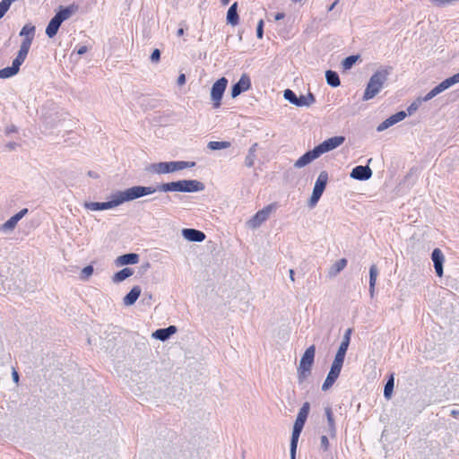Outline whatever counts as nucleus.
<instances>
[{"instance_id": "1", "label": "nucleus", "mask_w": 459, "mask_h": 459, "mask_svg": "<svg viewBox=\"0 0 459 459\" xmlns=\"http://www.w3.org/2000/svg\"><path fill=\"white\" fill-rule=\"evenodd\" d=\"M156 190L153 186H134L112 193L107 202H84L83 208L90 212L111 210L125 203L154 194Z\"/></svg>"}, {"instance_id": "2", "label": "nucleus", "mask_w": 459, "mask_h": 459, "mask_svg": "<svg viewBox=\"0 0 459 459\" xmlns=\"http://www.w3.org/2000/svg\"><path fill=\"white\" fill-rule=\"evenodd\" d=\"M78 11L79 4L75 3H72L67 6H59L56 13L50 20L46 28L47 36L50 39L55 37L62 22L75 15L78 13Z\"/></svg>"}, {"instance_id": "3", "label": "nucleus", "mask_w": 459, "mask_h": 459, "mask_svg": "<svg viewBox=\"0 0 459 459\" xmlns=\"http://www.w3.org/2000/svg\"><path fill=\"white\" fill-rule=\"evenodd\" d=\"M390 74V68L385 67L377 69L368 80L363 94V100H369L375 98L385 87Z\"/></svg>"}, {"instance_id": "4", "label": "nucleus", "mask_w": 459, "mask_h": 459, "mask_svg": "<svg viewBox=\"0 0 459 459\" xmlns=\"http://www.w3.org/2000/svg\"><path fill=\"white\" fill-rule=\"evenodd\" d=\"M161 192L196 193L204 189V183L195 179H184L174 182L163 183L157 188Z\"/></svg>"}, {"instance_id": "5", "label": "nucleus", "mask_w": 459, "mask_h": 459, "mask_svg": "<svg viewBox=\"0 0 459 459\" xmlns=\"http://www.w3.org/2000/svg\"><path fill=\"white\" fill-rule=\"evenodd\" d=\"M195 166L194 161L176 160V161H160L152 163L147 167V171L152 174H169L180 171Z\"/></svg>"}, {"instance_id": "6", "label": "nucleus", "mask_w": 459, "mask_h": 459, "mask_svg": "<svg viewBox=\"0 0 459 459\" xmlns=\"http://www.w3.org/2000/svg\"><path fill=\"white\" fill-rule=\"evenodd\" d=\"M310 410V405L308 403H303L302 407L299 409L296 420L294 422L291 440H290V459H296V452L298 447V442L300 436V433L305 425L306 420L308 416Z\"/></svg>"}, {"instance_id": "7", "label": "nucleus", "mask_w": 459, "mask_h": 459, "mask_svg": "<svg viewBox=\"0 0 459 459\" xmlns=\"http://www.w3.org/2000/svg\"><path fill=\"white\" fill-rule=\"evenodd\" d=\"M316 348L309 346L304 352L297 368V376L299 384H302L311 374V368L314 363Z\"/></svg>"}, {"instance_id": "8", "label": "nucleus", "mask_w": 459, "mask_h": 459, "mask_svg": "<svg viewBox=\"0 0 459 459\" xmlns=\"http://www.w3.org/2000/svg\"><path fill=\"white\" fill-rule=\"evenodd\" d=\"M283 97L286 100L299 108H308L316 101L315 97L311 92L297 97L294 91L290 89L283 91Z\"/></svg>"}, {"instance_id": "9", "label": "nucleus", "mask_w": 459, "mask_h": 459, "mask_svg": "<svg viewBox=\"0 0 459 459\" xmlns=\"http://www.w3.org/2000/svg\"><path fill=\"white\" fill-rule=\"evenodd\" d=\"M459 83V73L454 74L453 76L446 78L443 82H441L439 84H437L436 87H434L430 91H429L425 96L419 97L421 102H426L441 92L445 91L446 90L449 89L450 87L454 86L455 84Z\"/></svg>"}, {"instance_id": "10", "label": "nucleus", "mask_w": 459, "mask_h": 459, "mask_svg": "<svg viewBox=\"0 0 459 459\" xmlns=\"http://www.w3.org/2000/svg\"><path fill=\"white\" fill-rule=\"evenodd\" d=\"M35 31L36 28L31 23H27L22 28L19 35L22 38V41L18 53L27 56L35 37Z\"/></svg>"}, {"instance_id": "11", "label": "nucleus", "mask_w": 459, "mask_h": 459, "mask_svg": "<svg viewBox=\"0 0 459 459\" xmlns=\"http://www.w3.org/2000/svg\"><path fill=\"white\" fill-rule=\"evenodd\" d=\"M274 211L273 204H268L264 206L263 209L259 210L256 213H255L247 221V227L250 230L258 229L263 223H264L270 217V215Z\"/></svg>"}, {"instance_id": "12", "label": "nucleus", "mask_w": 459, "mask_h": 459, "mask_svg": "<svg viewBox=\"0 0 459 459\" xmlns=\"http://www.w3.org/2000/svg\"><path fill=\"white\" fill-rule=\"evenodd\" d=\"M228 85V80L221 77L217 80L211 88V101L214 108H219L221 105V100Z\"/></svg>"}, {"instance_id": "13", "label": "nucleus", "mask_w": 459, "mask_h": 459, "mask_svg": "<svg viewBox=\"0 0 459 459\" xmlns=\"http://www.w3.org/2000/svg\"><path fill=\"white\" fill-rule=\"evenodd\" d=\"M328 181V174L326 171H321L316 180L311 197L309 199V206L314 207L323 195Z\"/></svg>"}, {"instance_id": "14", "label": "nucleus", "mask_w": 459, "mask_h": 459, "mask_svg": "<svg viewBox=\"0 0 459 459\" xmlns=\"http://www.w3.org/2000/svg\"><path fill=\"white\" fill-rule=\"evenodd\" d=\"M345 141V137L342 135L333 136L331 138H328L325 140L320 144L316 145L315 147L316 152H317L318 156L329 152L331 151L335 150L336 148L340 147Z\"/></svg>"}, {"instance_id": "15", "label": "nucleus", "mask_w": 459, "mask_h": 459, "mask_svg": "<svg viewBox=\"0 0 459 459\" xmlns=\"http://www.w3.org/2000/svg\"><path fill=\"white\" fill-rule=\"evenodd\" d=\"M26 57L27 56L17 53L16 57L13 60L12 66L4 67L0 70V79H8L16 75Z\"/></svg>"}, {"instance_id": "16", "label": "nucleus", "mask_w": 459, "mask_h": 459, "mask_svg": "<svg viewBox=\"0 0 459 459\" xmlns=\"http://www.w3.org/2000/svg\"><path fill=\"white\" fill-rule=\"evenodd\" d=\"M251 87L250 77L247 74H243L238 82L231 88V97L237 98L242 92L248 91Z\"/></svg>"}, {"instance_id": "17", "label": "nucleus", "mask_w": 459, "mask_h": 459, "mask_svg": "<svg viewBox=\"0 0 459 459\" xmlns=\"http://www.w3.org/2000/svg\"><path fill=\"white\" fill-rule=\"evenodd\" d=\"M28 212V209L24 208L21 210L18 213L12 216L9 220H7L4 224L0 226V230L3 232H11L14 230L19 221H21Z\"/></svg>"}, {"instance_id": "18", "label": "nucleus", "mask_w": 459, "mask_h": 459, "mask_svg": "<svg viewBox=\"0 0 459 459\" xmlns=\"http://www.w3.org/2000/svg\"><path fill=\"white\" fill-rule=\"evenodd\" d=\"M318 158H319V156L314 148L313 150L308 151L306 153H304L302 156H300L294 162L293 166L296 169H302Z\"/></svg>"}, {"instance_id": "19", "label": "nucleus", "mask_w": 459, "mask_h": 459, "mask_svg": "<svg viewBox=\"0 0 459 459\" xmlns=\"http://www.w3.org/2000/svg\"><path fill=\"white\" fill-rule=\"evenodd\" d=\"M182 237L189 242H203L205 239V234L195 229H183L181 230Z\"/></svg>"}, {"instance_id": "20", "label": "nucleus", "mask_w": 459, "mask_h": 459, "mask_svg": "<svg viewBox=\"0 0 459 459\" xmlns=\"http://www.w3.org/2000/svg\"><path fill=\"white\" fill-rule=\"evenodd\" d=\"M350 176L357 180H368L372 177V170L368 166H357L351 170Z\"/></svg>"}, {"instance_id": "21", "label": "nucleus", "mask_w": 459, "mask_h": 459, "mask_svg": "<svg viewBox=\"0 0 459 459\" xmlns=\"http://www.w3.org/2000/svg\"><path fill=\"white\" fill-rule=\"evenodd\" d=\"M431 259L434 263V268L438 277L443 276V264L445 262V256L439 248H435L431 255Z\"/></svg>"}, {"instance_id": "22", "label": "nucleus", "mask_w": 459, "mask_h": 459, "mask_svg": "<svg viewBox=\"0 0 459 459\" xmlns=\"http://www.w3.org/2000/svg\"><path fill=\"white\" fill-rule=\"evenodd\" d=\"M115 265L121 267L128 264H136L139 263V255L134 253L125 254L115 259Z\"/></svg>"}, {"instance_id": "23", "label": "nucleus", "mask_w": 459, "mask_h": 459, "mask_svg": "<svg viewBox=\"0 0 459 459\" xmlns=\"http://www.w3.org/2000/svg\"><path fill=\"white\" fill-rule=\"evenodd\" d=\"M142 293V289L138 285H134L132 287L130 291L123 298V305L125 307H131L133 306L136 300L139 299L140 295Z\"/></svg>"}, {"instance_id": "24", "label": "nucleus", "mask_w": 459, "mask_h": 459, "mask_svg": "<svg viewBox=\"0 0 459 459\" xmlns=\"http://www.w3.org/2000/svg\"><path fill=\"white\" fill-rule=\"evenodd\" d=\"M178 329L175 325H170L167 328L156 330L155 332L152 333V336L154 339L164 342L168 340L172 334L176 333Z\"/></svg>"}, {"instance_id": "25", "label": "nucleus", "mask_w": 459, "mask_h": 459, "mask_svg": "<svg viewBox=\"0 0 459 459\" xmlns=\"http://www.w3.org/2000/svg\"><path fill=\"white\" fill-rule=\"evenodd\" d=\"M325 413L327 420L326 432L332 438H334L336 437V425L332 409L330 407H325Z\"/></svg>"}, {"instance_id": "26", "label": "nucleus", "mask_w": 459, "mask_h": 459, "mask_svg": "<svg viewBox=\"0 0 459 459\" xmlns=\"http://www.w3.org/2000/svg\"><path fill=\"white\" fill-rule=\"evenodd\" d=\"M340 373H341L340 369L331 367L330 371L328 372L327 377L322 385V390L323 391L329 390L333 386V385L334 384L336 379L338 378Z\"/></svg>"}, {"instance_id": "27", "label": "nucleus", "mask_w": 459, "mask_h": 459, "mask_svg": "<svg viewBox=\"0 0 459 459\" xmlns=\"http://www.w3.org/2000/svg\"><path fill=\"white\" fill-rule=\"evenodd\" d=\"M134 274V270L129 267H125L122 270L118 271L117 273H114L111 281L115 284H118L129 277H131Z\"/></svg>"}, {"instance_id": "28", "label": "nucleus", "mask_w": 459, "mask_h": 459, "mask_svg": "<svg viewBox=\"0 0 459 459\" xmlns=\"http://www.w3.org/2000/svg\"><path fill=\"white\" fill-rule=\"evenodd\" d=\"M347 259L341 258L335 261L328 269V275L330 277H335L338 273H340L347 265Z\"/></svg>"}, {"instance_id": "29", "label": "nucleus", "mask_w": 459, "mask_h": 459, "mask_svg": "<svg viewBox=\"0 0 459 459\" xmlns=\"http://www.w3.org/2000/svg\"><path fill=\"white\" fill-rule=\"evenodd\" d=\"M258 148V143H255L252 144L247 152V154L245 158V166L247 168H252L255 165L256 160V151Z\"/></svg>"}, {"instance_id": "30", "label": "nucleus", "mask_w": 459, "mask_h": 459, "mask_svg": "<svg viewBox=\"0 0 459 459\" xmlns=\"http://www.w3.org/2000/svg\"><path fill=\"white\" fill-rule=\"evenodd\" d=\"M227 22L235 26L238 22V3H234L227 12Z\"/></svg>"}, {"instance_id": "31", "label": "nucleus", "mask_w": 459, "mask_h": 459, "mask_svg": "<svg viewBox=\"0 0 459 459\" xmlns=\"http://www.w3.org/2000/svg\"><path fill=\"white\" fill-rule=\"evenodd\" d=\"M325 79L326 82L332 87H337L341 83L338 74L331 70L325 72Z\"/></svg>"}, {"instance_id": "32", "label": "nucleus", "mask_w": 459, "mask_h": 459, "mask_svg": "<svg viewBox=\"0 0 459 459\" xmlns=\"http://www.w3.org/2000/svg\"><path fill=\"white\" fill-rule=\"evenodd\" d=\"M230 145H231L230 143L227 142V141H221V142L211 141L208 143L207 147L211 151H218V150L228 149L230 147Z\"/></svg>"}, {"instance_id": "33", "label": "nucleus", "mask_w": 459, "mask_h": 459, "mask_svg": "<svg viewBox=\"0 0 459 459\" xmlns=\"http://www.w3.org/2000/svg\"><path fill=\"white\" fill-rule=\"evenodd\" d=\"M345 355V351H337L331 367L342 370Z\"/></svg>"}, {"instance_id": "34", "label": "nucleus", "mask_w": 459, "mask_h": 459, "mask_svg": "<svg viewBox=\"0 0 459 459\" xmlns=\"http://www.w3.org/2000/svg\"><path fill=\"white\" fill-rule=\"evenodd\" d=\"M351 329L349 328L346 330V332L342 337V341L338 348V351L347 352V350L349 348L350 342H351Z\"/></svg>"}, {"instance_id": "35", "label": "nucleus", "mask_w": 459, "mask_h": 459, "mask_svg": "<svg viewBox=\"0 0 459 459\" xmlns=\"http://www.w3.org/2000/svg\"><path fill=\"white\" fill-rule=\"evenodd\" d=\"M359 56H350L342 61V66L344 70H350L359 60Z\"/></svg>"}, {"instance_id": "36", "label": "nucleus", "mask_w": 459, "mask_h": 459, "mask_svg": "<svg viewBox=\"0 0 459 459\" xmlns=\"http://www.w3.org/2000/svg\"><path fill=\"white\" fill-rule=\"evenodd\" d=\"M406 117L407 113L405 111H399L389 117L388 119L392 126H394L395 124L403 121Z\"/></svg>"}, {"instance_id": "37", "label": "nucleus", "mask_w": 459, "mask_h": 459, "mask_svg": "<svg viewBox=\"0 0 459 459\" xmlns=\"http://www.w3.org/2000/svg\"><path fill=\"white\" fill-rule=\"evenodd\" d=\"M94 269L91 265H87L81 271L80 279L82 281H88L93 274Z\"/></svg>"}, {"instance_id": "38", "label": "nucleus", "mask_w": 459, "mask_h": 459, "mask_svg": "<svg viewBox=\"0 0 459 459\" xmlns=\"http://www.w3.org/2000/svg\"><path fill=\"white\" fill-rule=\"evenodd\" d=\"M422 104L421 100H420V98L418 97L414 101H412L410 106L407 108L406 109V113H407V116H411L412 114H414L418 108L420 107V105Z\"/></svg>"}, {"instance_id": "39", "label": "nucleus", "mask_w": 459, "mask_h": 459, "mask_svg": "<svg viewBox=\"0 0 459 459\" xmlns=\"http://www.w3.org/2000/svg\"><path fill=\"white\" fill-rule=\"evenodd\" d=\"M394 377H391V378L385 384V389H384V395L388 400L392 396L393 390H394Z\"/></svg>"}, {"instance_id": "40", "label": "nucleus", "mask_w": 459, "mask_h": 459, "mask_svg": "<svg viewBox=\"0 0 459 459\" xmlns=\"http://www.w3.org/2000/svg\"><path fill=\"white\" fill-rule=\"evenodd\" d=\"M378 270L376 264H372L369 268V284L376 285Z\"/></svg>"}, {"instance_id": "41", "label": "nucleus", "mask_w": 459, "mask_h": 459, "mask_svg": "<svg viewBox=\"0 0 459 459\" xmlns=\"http://www.w3.org/2000/svg\"><path fill=\"white\" fill-rule=\"evenodd\" d=\"M457 2H459V0H431V4L437 7H443Z\"/></svg>"}, {"instance_id": "42", "label": "nucleus", "mask_w": 459, "mask_h": 459, "mask_svg": "<svg viewBox=\"0 0 459 459\" xmlns=\"http://www.w3.org/2000/svg\"><path fill=\"white\" fill-rule=\"evenodd\" d=\"M390 126H393L392 124L389 122V119H385V121H383L381 124H379L377 127V132H383L385 130H386L387 128H389Z\"/></svg>"}, {"instance_id": "43", "label": "nucleus", "mask_w": 459, "mask_h": 459, "mask_svg": "<svg viewBox=\"0 0 459 459\" xmlns=\"http://www.w3.org/2000/svg\"><path fill=\"white\" fill-rule=\"evenodd\" d=\"M320 448L323 451H327L329 448V441L325 435H323L320 438Z\"/></svg>"}, {"instance_id": "44", "label": "nucleus", "mask_w": 459, "mask_h": 459, "mask_svg": "<svg viewBox=\"0 0 459 459\" xmlns=\"http://www.w3.org/2000/svg\"><path fill=\"white\" fill-rule=\"evenodd\" d=\"M264 35V21L260 20L256 27V36L258 39H262Z\"/></svg>"}, {"instance_id": "45", "label": "nucleus", "mask_w": 459, "mask_h": 459, "mask_svg": "<svg viewBox=\"0 0 459 459\" xmlns=\"http://www.w3.org/2000/svg\"><path fill=\"white\" fill-rule=\"evenodd\" d=\"M160 52L159 49H154L151 55V61L152 62H154V63H157L159 62L160 60Z\"/></svg>"}, {"instance_id": "46", "label": "nucleus", "mask_w": 459, "mask_h": 459, "mask_svg": "<svg viewBox=\"0 0 459 459\" xmlns=\"http://www.w3.org/2000/svg\"><path fill=\"white\" fill-rule=\"evenodd\" d=\"M185 83H186V76L184 74H182L178 78V84L184 85Z\"/></svg>"}, {"instance_id": "47", "label": "nucleus", "mask_w": 459, "mask_h": 459, "mask_svg": "<svg viewBox=\"0 0 459 459\" xmlns=\"http://www.w3.org/2000/svg\"><path fill=\"white\" fill-rule=\"evenodd\" d=\"M88 51V48L86 46H82L79 48V49L77 50V54L78 55H83L85 54L86 52Z\"/></svg>"}, {"instance_id": "48", "label": "nucleus", "mask_w": 459, "mask_h": 459, "mask_svg": "<svg viewBox=\"0 0 459 459\" xmlns=\"http://www.w3.org/2000/svg\"><path fill=\"white\" fill-rule=\"evenodd\" d=\"M12 377H13V380L15 382V383H18L19 381V375L17 373L16 370L13 369V373H12Z\"/></svg>"}, {"instance_id": "49", "label": "nucleus", "mask_w": 459, "mask_h": 459, "mask_svg": "<svg viewBox=\"0 0 459 459\" xmlns=\"http://www.w3.org/2000/svg\"><path fill=\"white\" fill-rule=\"evenodd\" d=\"M284 16L285 15H284L283 13H278L275 14L274 19L276 21H280V20H282L284 18Z\"/></svg>"}, {"instance_id": "50", "label": "nucleus", "mask_w": 459, "mask_h": 459, "mask_svg": "<svg viewBox=\"0 0 459 459\" xmlns=\"http://www.w3.org/2000/svg\"><path fill=\"white\" fill-rule=\"evenodd\" d=\"M375 286L376 285H371L369 284V294L371 297H374V293H375Z\"/></svg>"}, {"instance_id": "51", "label": "nucleus", "mask_w": 459, "mask_h": 459, "mask_svg": "<svg viewBox=\"0 0 459 459\" xmlns=\"http://www.w3.org/2000/svg\"><path fill=\"white\" fill-rule=\"evenodd\" d=\"M289 273H290V279L291 281H294V271L292 269H290L289 270Z\"/></svg>"}, {"instance_id": "52", "label": "nucleus", "mask_w": 459, "mask_h": 459, "mask_svg": "<svg viewBox=\"0 0 459 459\" xmlns=\"http://www.w3.org/2000/svg\"><path fill=\"white\" fill-rule=\"evenodd\" d=\"M184 34V30L182 28L178 29L177 31V35L178 37L182 36Z\"/></svg>"}, {"instance_id": "53", "label": "nucleus", "mask_w": 459, "mask_h": 459, "mask_svg": "<svg viewBox=\"0 0 459 459\" xmlns=\"http://www.w3.org/2000/svg\"><path fill=\"white\" fill-rule=\"evenodd\" d=\"M337 2H338V1L333 2V3L329 6L328 11H332V10L334 8V6L336 5Z\"/></svg>"}, {"instance_id": "54", "label": "nucleus", "mask_w": 459, "mask_h": 459, "mask_svg": "<svg viewBox=\"0 0 459 459\" xmlns=\"http://www.w3.org/2000/svg\"><path fill=\"white\" fill-rule=\"evenodd\" d=\"M451 415H453L454 417H456L457 415H459V411L453 410V411H451Z\"/></svg>"}, {"instance_id": "55", "label": "nucleus", "mask_w": 459, "mask_h": 459, "mask_svg": "<svg viewBox=\"0 0 459 459\" xmlns=\"http://www.w3.org/2000/svg\"><path fill=\"white\" fill-rule=\"evenodd\" d=\"M15 145H16V144H15L14 143H9V144H8V147H9L10 149H13V148L15 147Z\"/></svg>"}, {"instance_id": "56", "label": "nucleus", "mask_w": 459, "mask_h": 459, "mask_svg": "<svg viewBox=\"0 0 459 459\" xmlns=\"http://www.w3.org/2000/svg\"><path fill=\"white\" fill-rule=\"evenodd\" d=\"M230 0H221L222 4L226 5L228 4Z\"/></svg>"}]
</instances>
